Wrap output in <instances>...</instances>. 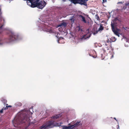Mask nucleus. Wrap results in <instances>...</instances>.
<instances>
[{
    "label": "nucleus",
    "mask_w": 129,
    "mask_h": 129,
    "mask_svg": "<svg viewBox=\"0 0 129 129\" xmlns=\"http://www.w3.org/2000/svg\"><path fill=\"white\" fill-rule=\"evenodd\" d=\"M120 21L117 18H115L111 22V29L112 31L114 34L119 37V34L121 30L117 28L118 24L119 23Z\"/></svg>",
    "instance_id": "f257e3e1"
},
{
    "label": "nucleus",
    "mask_w": 129,
    "mask_h": 129,
    "mask_svg": "<svg viewBox=\"0 0 129 129\" xmlns=\"http://www.w3.org/2000/svg\"><path fill=\"white\" fill-rule=\"evenodd\" d=\"M29 120L28 115L23 113L20 115V117L16 119V122L15 120H14V121L15 124H18L24 123L26 121L28 122Z\"/></svg>",
    "instance_id": "f03ea898"
},
{
    "label": "nucleus",
    "mask_w": 129,
    "mask_h": 129,
    "mask_svg": "<svg viewBox=\"0 0 129 129\" xmlns=\"http://www.w3.org/2000/svg\"><path fill=\"white\" fill-rule=\"evenodd\" d=\"M47 3L44 1H41L36 4H32L31 5V7L32 8L37 7L38 8L42 9L46 6Z\"/></svg>",
    "instance_id": "7ed1b4c3"
},
{
    "label": "nucleus",
    "mask_w": 129,
    "mask_h": 129,
    "mask_svg": "<svg viewBox=\"0 0 129 129\" xmlns=\"http://www.w3.org/2000/svg\"><path fill=\"white\" fill-rule=\"evenodd\" d=\"M18 37V36L14 33L10 32L9 33V37L8 42H10L17 40Z\"/></svg>",
    "instance_id": "20e7f679"
},
{
    "label": "nucleus",
    "mask_w": 129,
    "mask_h": 129,
    "mask_svg": "<svg viewBox=\"0 0 129 129\" xmlns=\"http://www.w3.org/2000/svg\"><path fill=\"white\" fill-rule=\"evenodd\" d=\"M104 29V27L101 24L100 25V27L97 30L96 27H94L92 29V31L94 35L97 34L98 32H101Z\"/></svg>",
    "instance_id": "39448f33"
},
{
    "label": "nucleus",
    "mask_w": 129,
    "mask_h": 129,
    "mask_svg": "<svg viewBox=\"0 0 129 129\" xmlns=\"http://www.w3.org/2000/svg\"><path fill=\"white\" fill-rule=\"evenodd\" d=\"M53 122L52 121H50L47 123L46 124H43L41 127V129H46L47 127H51V126L53 125Z\"/></svg>",
    "instance_id": "423d86ee"
},
{
    "label": "nucleus",
    "mask_w": 129,
    "mask_h": 129,
    "mask_svg": "<svg viewBox=\"0 0 129 129\" xmlns=\"http://www.w3.org/2000/svg\"><path fill=\"white\" fill-rule=\"evenodd\" d=\"M74 4H79L81 5H86V2L85 0H70Z\"/></svg>",
    "instance_id": "0eeeda50"
},
{
    "label": "nucleus",
    "mask_w": 129,
    "mask_h": 129,
    "mask_svg": "<svg viewBox=\"0 0 129 129\" xmlns=\"http://www.w3.org/2000/svg\"><path fill=\"white\" fill-rule=\"evenodd\" d=\"M79 18H80V19H81L82 21L85 23H87V21L85 20V18L84 16L81 15H79Z\"/></svg>",
    "instance_id": "6e6552de"
},
{
    "label": "nucleus",
    "mask_w": 129,
    "mask_h": 129,
    "mask_svg": "<svg viewBox=\"0 0 129 129\" xmlns=\"http://www.w3.org/2000/svg\"><path fill=\"white\" fill-rule=\"evenodd\" d=\"M6 105L5 107H4L1 110H0V113H2L3 112V110H4L7 109H8V107H12V106L11 105L8 106V104H6Z\"/></svg>",
    "instance_id": "1a4fd4ad"
},
{
    "label": "nucleus",
    "mask_w": 129,
    "mask_h": 129,
    "mask_svg": "<svg viewBox=\"0 0 129 129\" xmlns=\"http://www.w3.org/2000/svg\"><path fill=\"white\" fill-rule=\"evenodd\" d=\"M4 25L5 24L4 23H3L1 25L0 27V33H1L3 30L6 29L5 28H4Z\"/></svg>",
    "instance_id": "9d476101"
},
{
    "label": "nucleus",
    "mask_w": 129,
    "mask_h": 129,
    "mask_svg": "<svg viewBox=\"0 0 129 129\" xmlns=\"http://www.w3.org/2000/svg\"><path fill=\"white\" fill-rule=\"evenodd\" d=\"M67 25V24L65 22H63L59 24V25L58 26L64 27L66 26Z\"/></svg>",
    "instance_id": "9b49d317"
},
{
    "label": "nucleus",
    "mask_w": 129,
    "mask_h": 129,
    "mask_svg": "<svg viewBox=\"0 0 129 129\" xmlns=\"http://www.w3.org/2000/svg\"><path fill=\"white\" fill-rule=\"evenodd\" d=\"M63 38L62 37L59 38L58 40V43H62V42H63Z\"/></svg>",
    "instance_id": "f8f14e48"
},
{
    "label": "nucleus",
    "mask_w": 129,
    "mask_h": 129,
    "mask_svg": "<svg viewBox=\"0 0 129 129\" xmlns=\"http://www.w3.org/2000/svg\"><path fill=\"white\" fill-rule=\"evenodd\" d=\"M73 125H71L69 126H64L63 127V129H71V128H73Z\"/></svg>",
    "instance_id": "ddd939ff"
},
{
    "label": "nucleus",
    "mask_w": 129,
    "mask_h": 129,
    "mask_svg": "<svg viewBox=\"0 0 129 129\" xmlns=\"http://www.w3.org/2000/svg\"><path fill=\"white\" fill-rule=\"evenodd\" d=\"M60 116V114H58L57 115L53 116L52 117V118L54 119H56L58 118Z\"/></svg>",
    "instance_id": "4468645a"
},
{
    "label": "nucleus",
    "mask_w": 129,
    "mask_h": 129,
    "mask_svg": "<svg viewBox=\"0 0 129 129\" xmlns=\"http://www.w3.org/2000/svg\"><path fill=\"white\" fill-rule=\"evenodd\" d=\"M91 35V34H90L89 35V36H88L87 35H86L83 36V38L84 39H86V38H89L90 37Z\"/></svg>",
    "instance_id": "2eb2a0df"
},
{
    "label": "nucleus",
    "mask_w": 129,
    "mask_h": 129,
    "mask_svg": "<svg viewBox=\"0 0 129 129\" xmlns=\"http://www.w3.org/2000/svg\"><path fill=\"white\" fill-rule=\"evenodd\" d=\"M110 40L112 42H115L116 40V39L115 37H112L111 38Z\"/></svg>",
    "instance_id": "dca6fc26"
},
{
    "label": "nucleus",
    "mask_w": 129,
    "mask_h": 129,
    "mask_svg": "<svg viewBox=\"0 0 129 129\" xmlns=\"http://www.w3.org/2000/svg\"><path fill=\"white\" fill-rule=\"evenodd\" d=\"M3 102V103H4V104H5L6 103H7V101L4 98H2V99L1 100Z\"/></svg>",
    "instance_id": "f3484780"
},
{
    "label": "nucleus",
    "mask_w": 129,
    "mask_h": 129,
    "mask_svg": "<svg viewBox=\"0 0 129 129\" xmlns=\"http://www.w3.org/2000/svg\"><path fill=\"white\" fill-rule=\"evenodd\" d=\"M39 0H36V1L34 2H33V0L31 2H30L31 3V4H36L39 2Z\"/></svg>",
    "instance_id": "a211bd4d"
},
{
    "label": "nucleus",
    "mask_w": 129,
    "mask_h": 129,
    "mask_svg": "<svg viewBox=\"0 0 129 129\" xmlns=\"http://www.w3.org/2000/svg\"><path fill=\"white\" fill-rule=\"evenodd\" d=\"M16 106H21L22 105V104L20 102H18L16 103Z\"/></svg>",
    "instance_id": "6ab92c4d"
},
{
    "label": "nucleus",
    "mask_w": 129,
    "mask_h": 129,
    "mask_svg": "<svg viewBox=\"0 0 129 129\" xmlns=\"http://www.w3.org/2000/svg\"><path fill=\"white\" fill-rule=\"evenodd\" d=\"M79 122H77L76 123L74 124L73 125V128L74 127L76 126H77L79 124Z\"/></svg>",
    "instance_id": "aec40b11"
},
{
    "label": "nucleus",
    "mask_w": 129,
    "mask_h": 129,
    "mask_svg": "<svg viewBox=\"0 0 129 129\" xmlns=\"http://www.w3.org/2000/svg\"><path fill=\"white\" fill-rule=\"evenodd\" d=\"M95 19H97V20H100L98 14H96L95 16Z\"/></svg>",
    "instance_id": "412c9836"
},
{
    "label": "nucleus",
    "mask_w": 129,
    "mask_h": 129,
    "mask_svg": "<svg viewBox=\"0 0 129 129\" xmlns=\"http://www.w3.org/2000/svg\"><path fill=\"white\" fill-rule=\"evenodd\" d=\"M107 42L108 43H110L112 42H111V40H109V39H108V40L107 41Z\"/></svg>",
    "instance_id": "4be33fe9"
},
{
    "label": "nucleus",
    "mask_w": 129,
    "mask_h": 129,
    "mask_svg": "<svg viewBox=\"0 0 129 129\" xmlns=\"http://www.w3.org/2000/svg\"><path fill=\"white\" fill-rule=\"evenodd\" d=\"M3 44V42L2 40H0V45H2Z\"/></svg>",
    "instance_id": "5701e85b"
},
{
    "label": "nucleus",
    "mask_w": 129,
    "mask_h": 129,
    "mask_svg": "<svg viewBox=\"0 0 129 129\" xmlns=\"http://www.w3.org/2000/svg\"><path fill=\"white\" fill-rule=\"evenodd\" d=\"M102 50H103V51L104 52H105V49H104V48H102Z\"/></svg>",
    "instance_id": "b1692460"
},
{
    "label": "nucleus",
    "mask_w": 129,
    "mask_h": 129,
    "mask_svg": "<svg viewBox=\"0 0 129 129\" xmlns=\"http://www.w3.org/2000/svg\"><path fill=\"white\" fill-rule=\"evenodd\" d=\"M103 1L104 2H107V0H103Z\"/></svg>",
    "instance_id": "393cba45"
},
{
    "label": "nucleus",
    "mask_w": 129,
    "mask_h": 129,
    "mask_svg": "<svg viewBox=\"0 0 129 129\" xmlns=\"http://www.w3.org/2000/svg\"><path fill=\"white\" fill-rule=\"evenodd\" d=\"M102 56H103V55L102 54H101V57H102V59H103L104 58Z\"/></svg>",
    "instance_id": "a878e982"
},
{
    "label": "nucleus",
    "mask_w": 129,
    "mask_h": 129,
    "mask_svg": "<svg viewBox=\"0 0 129 129\" xmlns=\"http://www.w3.org/2000/svg\"><path fill=\"white\" fill-rule=\"evenodd\" d=\"M122 2H119L118 3V4H119V3L122 4Z\"/></svg>",
    "instance_id": "bb28decb"
},
{
    "label": "nucleus",
    "mask_w": 129,
    "mask_h": 129,
    "mask_svg": "<svg viewBox=\"0 0 129 129\" xmlns=\"http://www.w3.org/2000/svg\"><path fill=\"white\" fill-rule=\"evenodd\" d=\"M27 1H29L30 2H31L32 1V0H27Z\"/></svg>",
    "instance_id": "cd10ccee"
},
{
    "label": "nucleus",
    "mask_w": 129,
    "mask_h": 129,
    "mask_svg": "<svg viewBox=\"0 0 129 129\" xmlns=\"http://www.w3.org/2000/svg\"><path fill=\"white\" fill-rule=\"evenodd\" d=\"M63 1L65 2L66 0H62Z\"/></svg>",
    "instance_id": "c85d7f7f"
},
{
    "label": "nucleus",
    "mask_w": 129,
    "mask_h": 129,
    "mask_svg": "<svg viewBox=\"0 0 129 129\" xmlns=\"http://www.w3.org/2000/svg\"><path fill=\"white\" fill-rule=\"evenodd\" d=\"M114 119H115L117 121L116 119V118H114Z\"/></svg>",
    "instance_id": "c756f323"
},
{
    "label": "nucleus",
    "mask_w": 129,
    "mask_h": 129,
    "mask_svg": "<svg viewBox=\"0 0 129 129\" xmlns=\"http://www.w3.org/2000/svg\"><path fill=\"white\" fill-rule=\"evenodd\" d=\"M85 0V1H88V0Z\"/></svg>",
    "instance_id": "7c9ffc66"
},
{
    "label": "nucleus",
    "mask_w": 129,
    "mask_h": 129,
    "mask_svg": "<svg viewBox=\"0 0 129 129\" xmlns=\"http://www.w3.org/2000/svg\"><path fill=\"white\" fill-rule=\"evenodd\" d=\"M106 46H107V45H107V44L106 43Z\"/></svg>",
    "instance_id": "2f4dec72"
},
{
    "label": "nucleus",
    "mask_w": 129,
    "mask_h": 129,
    "mask_svg": "<svg viewBox=\"0 0 129 129\" xmlns=\"http://www.w3.org/2000/svg\"><path fill=\"white\" fill-rule=\"evenodd\" d=\"M94 52L95 53H96V52H95V51H94Z\"/></svg>",
    "instance_id": "473e14b6"
},
{
    "label": "nucleus",
    "mask_w": 129,
    "mask_h": 129,
    "mask_svg": "<svg viewBox=\"0 0 129 129\" xmlns=\"http://www.w3.org/2000/svg\"><path fill=\"white\" fill-rule=\"evenodd\" d=\"M93 56V57H94L93 56Z\"/></svg>",
    "instance_id": "72a5a7b5"
},
{
    "label": "nucleus",
    "mask_w": 129,
    "mask_h": 129,
    "mask_svg": "<svg viewBox=\"0 0 129 129\" xmlns=\"http://www.w3.org/2000/svg\"><path fill=\"white\" fill-rule=\"evenodd\" d=\"M13 122H14V121H13Z\"/></svg>",
    "instance_id": "f704fd0d"
},
{
    "label": "nucleus",
    "mask_w": 129,
    "mask_h": 129,
    "mask_svg": "<svg viewBox=\"0 0 129 129\" xmlns=\"http://www.w3.org/2000/svg\"><path fill=\"white\" fill-rule=\"evenodd\" d=\"M89 55H90V56H91L90 54H89Z\"/></svg>",
    "instance_id": "c9c22d12"
}]
</instances>
